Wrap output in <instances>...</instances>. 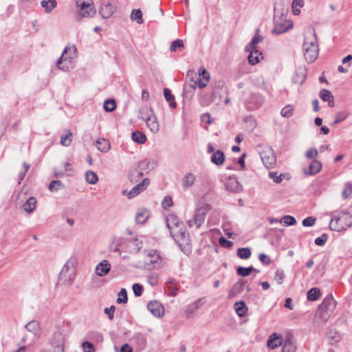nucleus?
<instances>
[{
    "instance_id": "1",
    "label": "nucleus",
    "mask_w": 352,
    "mask_h": 352,
    "mask_svg": "<svg viewBox=\"0 0 352 352\" xmlns=\"http://www.w3.org/2000/svg\"><path fill=\"white\" fill-rule=\"evenodd\" d=\"M352 226V215L347 211H333L329 228L331 230L340 232Z\"/></svg>"
},
{
    "instance_id": "2",
    "label": "nucleus",
    "mask_w": 352,
    "mask_h": 352,
    "mask_svg": "<svg viewBox=\"0 0 352 352\" xmlns=\"http://www.w3.org/2000/svg\"><path fill=\"white\" fill-rule=\"evenodd\" d=\"M337 302L331 294L327 295L318 306L315 317L316 320L325 323L333 314Z\"/></svg>"
},
{
    "instance_id": "3",
    "label": "nucleus",
    "mask_w": 352,
    "mask_h": 352,
    "mask_svg": "<svg viewBox=\"0 0 352 352\" xmlns=\"http://www.w3.org/2000/svg\"><path fill=\"white\" fill-rule=\"evenodd\" d=\"M78 265L76 256H72L63 265L58 276V283L72 285L76 278Z\"/></svg>"
},
{
    "instance_id": "4",
    "label": "nucleus",
    "mask_w": 352,
    "mask_h": 352,
    "mask_svg": "<svg viewBox=\"0 0 352 352\" xmlns=\"http://www.w3.org/2000/svg\"><path fill=\"white\" fill-rule=\"evenodd\" d=\"M319 47L315 33L310 34L305 38L303 43V53L307 61L314 62L318 57Z\"/></svg>"
},
{
    "instance_id": "5",
    "label": "nucleus",
    "mask_w": 352,
    "mask_h": 352,
    "mask_svg": "<svg viewBox=\"0 0 352 352\" xmlns=\"http://www.w3.org/2000/svg\"><path fill=\"white\" fill-rule=\"evenodd\" d=\"M274 22L273 34H283L293 27L292 21L287 19V15L283 11H279L276 6H274Z\"/></svg>"
},
{
    "instance_id": "6",
    "label": "nucleus",
    "mask_w": 352,
    "mask_h": 352,
    "mask_svg": "<svg viewBox=\"0 0 352 352\" xmlns=\"http://www.w3.org/2000/svg\"><path fill=\"white\" fill-rule=\"evenodd\" d=\"M146 260L144 267L146 270L160 269L164 265V258L160 252L155 250L144 251Z\"/></svg>"
},
{
    "instance_id": "7",
    "label": "nucleus",
    "mask_w": 352,
    "mask_h": 352,
    "mask_svg": "<svg viewBox=\"0 0 352 352\" xmlns=\"http://www.w3.org/2000/svg\"><path fill=\"white\" fill-rule=\"evenodd\" d=\"M175 241L179 245L182 252L188 256L192 252L191 240L189 233L185 228H183L175 234L172 236Z\"/></svg>"
},
{
    "instance_id": "8",
    "label": "nucleus",
    "mask_w": 352,
    "mask_h": 352,
    "mask_svg": "<svg viewBox=\"0 0 352 352\" xmlns=\"http://www.w3.org/2000/svg\"><path fill=\"white\" fill-rule=\"evenodd\" d=\"M210 209L211 206L208 204L200 203L198 204L193 219L187 221L188 226L192 227L195 226L197 228H200L204 223L206 214Z\"/></svg>"
},
{
    "instance_id": "9",
    "label": "nucleus",
    "mask_w": 352,
    "mask_h": 352,
    "mask_svg": "<svg viewBox=\"0 0 352 352\" xmlns=\"http://www.w3.org/2000/svg\"><path fill=\"white\" fill-rule=\"evenodd\" d=\"M76 8H78L77 19L80 21L82 18L93 17L96 14V10L92 0H76Z\"/></svg>"
},
{
    "instance_id": "10",
    "label": "nucleus",
    "mask_w": 352,
    "mask_h": 352,
    "mask_svg": "<svg viewBox=\"0 0 352 352\" xmlns=\"http://www.w3.org/2000/svg\"><path fill=\"white\" fill-rule=\"evenodd\" d=\"M76 49L65 47L61 56L57 60L56 65L58 69L67 72L74 67L73 60L75 58Z\"/></svg>"
},
{
    "instance_id": "11",
    "label": "nucleus",
    "mask_w": 352,
    "mask_h": 352,
    "mask_svg": "<svg viewBox=\"0 0 352 352\" xmlns=\"http://www.w3.org/2000/svg\"><path fill=\"white\" fill-rule=\"evenodd\" d=\"M260 157L266 168H273L276 164V157L271 147H264L260 151Z\"/></svg>"
},
{
    "instance_id": "12",
    "label": "nucleus",
    "mask_w": 352,
    "mask_h": 352,
    "mask_svg": "<svg viewBox=\"0 0 352 352\" xmlns=\"http://www.w3.org/2000/svg\"><path fill=\"white\" fill-rule=\"evenodd\" d=\"M166 226L170 231L171 236H173L183 228H185L183 223L175 214H168L167 216Z\"/></svg>"
},
{
    "instance_id": "13",
    "label": "nucleus",
    "mask_w": 352,
    "mask_h": 352,
    "mask_svg": "<svg viewBox=\"0 0 352 352\" xmlns=\"http://www.w3.org/2000/svg\"><path fill=\"white\" fill-rule=\"evenodd\" d=\"M150 180L148 178L144 179L140 183L135 186L129 192L123 190L122 194L126 195L129 199H132L144 191L149 185Z\"/></svg>"
},
{
    "instance_id": "14",
    "label": "nucleus",
    "mask_w": 352,
    "mask_h": 352,
    "mask_svg": "<svg viewBox=\"0 0 352 352\" xmlns=\"http://www.w3.org/2000/svg\"><path fill=\"white\" fill-rule=\"evenodd\" d=\"M224 83L223 81L219 80L216 82L215 87L212 89V98L211 99H206L205 98V96L200 95L199 97V102L202 106H208L212 102H215V98L219 94V89H223Z\"/></svg>"
},
{
    "instance_id": "15",
    "label": "nucleus",
    "mask_w": 352,
    "mask_h": 352,
    "mask_svg": "<svg viewBox=\"0 0 352 352\" xmlns=\"http://www.w3.org/2000/svg\"><path fill=\"white\" fill-rule=\"evenodd\" d=\"M155 166L154 161L144 160L140 162L138 164V169H136L135 172L137 173V177L140 178L143 176V171L148 172L153 169Z\"/></svg>"
},
{
    "instance_id": "16",
    "label": "nucleus",
    "mask_w": 352,
    "mask_h": 352,
    "mask_svg": "<svg viewBox=\"0 0 352 352\" xmlns=\"http://www.w3.org/2000/svg\"><path fill=\"white\" fill-rule=\"evenodd\" d=\"M147 308L155 317H161L164 314V307L157 300L150 301L147 305Z\"/></svg>"
},
{
    "instance_id": "17",
    "label": "nucleus",
    "mask_w": 352,
    "mask_h": 352,
    "mask_svg": "<svg viewBox=\"0 0 352 352\" xmlns=\"http://www.w3.org/2000/svg\"><path fill=\"white\" fill-rule=\"evenodd\" d=\"M111 265L107 260H102L96 267V274L98 276H106L111 270Z\"/></svg>"
},
{
    "instance_id": "18",
    "label": "nucleus",
    "mask_w": 352,
    "mask_h": 352,
    "mask_svg": "<svg viewBox=\"0 0 352 352\" xmlns=\"http://www.w3.org/2000/svg\"><path fill=\"white\" fill-rule=\"evenodd\" d=\"M283 344L282 336L276 333H272L270 336L267 345L269 348L274 349Z\"/></svg>"
},
{
    "instance_id": "19",
    "label": "nucleus",
    "mask_w": 352,
    "mask_h": 352,
    "mask_svg": "<svg viewBox=\"0 0 352 352\" xmlns=\"http://www.w3.org/2000/svg\"><path fill=\"white\" fill-rule=\"evenodd\" d=\"M321 168V162L316 160H314L309 164L308 168L304 169V173L307 175H314L319 173Z\"/></svg>"
},
{
    "instance_id": "20",
    "label": "nucleus",
    "mask_w": 352,
    "mask_h": 352,
    "mask_svg": "<svg viewBox=\"0 0 352 352\" xmlns=\"http://www.w3.org/2000/svg\"><path fill=\"white\" fill-rule=\"evenodd\" d=\"M115 7L110 3H104L101 5L100 14L104 19H108L113 14Z\"/></svg>"
},
{
    "instance_id": "21",
    "label": "nucleus",
    "mask_w": 352,
    "mask_h": 352,
    "mask_svg": "<svg viewBox=\"0 0 352 352\" xmlns=\"http://www.w3.org/2000/svg\"><path fill=\"white\" fill-rule=\"evenodd\" d=\"M196 177L192 173H187L182 179V187L184 190H187L194 184Z\"/></svg>"
},
{
    "instance_id": "22",
    "label": "nucleus",
    "mask_w": 352,
    "mask_h": 352,
    "mask_svg": "<svg viewBox=\"0 0 352 352\" xmlns=\"http://www.w3.org/2000/svg\"><path fill=\"white\" fill-rule=\"evenodd\" d=\"M148 128L150 129L151 132L153 133H156L159 131L160 125L157 122V117L155 116L154 113L145 121Z\"/></svg>"
},
{
    "instance_id": "23",
    "label": "nucleus",
    "mask_w": 352,
    "mask_h": 352,
    "mask_svg": "<svg viewBox=\"0 0 352 352\" xmlns=\"http://www.w3.org/2000/svg\"><path fill=\"white\" fill-rule=\"evenodd\" d=\"M193 72L189 71L187 74V78L190 79V80L194 83V85L195 87H198L199 89L204 88L207 86L209 79L206 78H201L199 77L196 76V79L195 80L192 76H190V75H192Z\"/></svg>"
},
{
    "instance_id": "24",
    "label": "nucleus",
    "mask_w": 352,
    "mask_h": 352,
    "mask_svg": "<svg viewBox=\"0 0 352 352\" xmlns=\"http://www.w3.org/2000/svg\"><path fill=\"white\" fill-rule=\"evenodd\" d=\"M307 77V72L306 69L303 67H299L296 72L294 76L292 78V80L296 84L302 85Z\"/></svg>"
},
{
    "instance_id": "25",
    "label": "nucleus",
    "mask_w": 352,
    "mask_h": 352,
    "mask_svg": "<svg viewBox=\"0 0 352 352\" xmlns=\"http://www.w3.org/2000/svg\"><path fill=\"white\" fill-rule=\"evenodd\" d=\"M249 52V55L248 56V59L249 63L252 65H254L257 64L260 61V58H262V53L260 52L258 50H253L246 51Z\"/></svg>"
},
{
    "instance_id": "26",
    "label": "nucleus",
    "mask_w": 352,
    "mask_h": 352,
    "mask_svg": "<svg viewBox=\"0 0 352 352\" xmlns=\"http://www.w3.org/2000/svg\"><path fill=\"white\" fill-rule=\"evenodd\" d=\"M263 37L258 34V30H256V34L252 38L250 43L245 46V51L257 50V44L262 42Z\"/></svg>"
},
{
    "instance_id": "27",
    "label": "nucleus",
    "mask_w": 352,
    "mask_h": 352,
    "mask_svg": "<svg viewBox=\"0 0 352 352\" xmlns=\"http://www.w3.org/2000/svg\"><path fill=\"white\" fill-rule=\"evenodd\" d=\"M320 98L324 102H328L329 106L333 107L334 106L333 96L331 92L327 89H322L320 91Z\"/></svg>"
},
{
    "instance_id": "28",
    "label": "nucleus",
    "mask_w": 352,
    "mask_h": 352,
    "mask_svg": "<svg viewBox=\"0 0 352 352\" xmlns=\"http://www.w3.org/2000/svg\"><path fill=\"white\" fill-rule=\"evenodd\" d=\"M25 329L35 336H38L41 333L40 323L36 320H32L25 325Z\"/></svg>"
},
{
    "instance_id": "29",
    "label": "nucleus",
    "mask_w": 352,
    "mask_h": 352,
    "mask_svg": "<svg viewBox=\"0 0 352 352\" xmlns=\"http://www.w3.org/2000/svg\"><path fill=\"white\" fill-rule=\"evenodd\" d=\"M36 204V199L34 197H30L28 199V200L23 204L22 208L24 211L28 213H32L35 208Z\"/></svg>"
},
{
    "instance_id": "30",
    "label": "nucleus",
    "mask_w": 352,
    "mask_h": 352,
    "mask_svg": "<svg viewBox=\"0 0 352 352\" xmlns=\"http://www.w3.org/2000/svg\"><path fill=\"white\" fill-rule=\"evenodd\" d=\"M149 217V212L145 208H140L136 213L135 221L138 223H144Z\"/></svg>"
},
{
    "instance_id": "31",
    "label": "nucleus",
    "mask_w": 352,
    "mask_h": 352,
    "mask_svg": "<svg viewBox=\"0 0 352 352\" xmlns=\"http://www.w3.org/2000/svg\"><path fill=\"white\" fill-rule=\"evenodd\" d=\"M211 162L216 165H221L225 161V155L223 151L217 150L211 156Z\"/></svg>"
},
{
    "instance_id": "32",
    "label": "nucleus",
    "mask_w": 352,
    "mask_h": 352,
    "mask_svg": "<svg viewBox=\"0 0 352 352\" xmlns=\"http://www.w3.org/2000/svg\"><path fill=\"white\" fill-rule=\"evenodd\" d=\"M234 309L238 316L243 317L247 314L248 307L243 301H237L234 303Z\"/></svg>"
},
{
    "instance_id": "33",
    "label": "nucleus",
    "mask_w": 352,
    "mask_h": 352,
    "mask_svg": "<svg viewBox=\"0 0 352 352\" xmlns=\"http://www.w3.org/2000/svg\"><path fill=\"white\" fill-rule=\"evenodd\" d=\"M97 148L102 152L107 153L111 148L110 143L108 140L104 138H100L96 141Z\"/></svg>"
},
{
    "instance_id": "34",
    "label": "nucleus",
    "mask_w": 352,
    "mask_h": 352,
    "mask_svg": "<svg viewBox=\"0 0 352 352\" xmlns=\"http://www.w3.org/2000/svg\"><path fill=\"white\" fill-rule=\"evenodd\" d=\"M72 133L69 130H65L60 135V143L64 146H69L72 144Z\"/></svg>"
},
{
    "instance_id": "35",
    "label": "nucleus",
    "mask_w": 352,
    "mask_h": 352,
    "mask_svg": "<svg viewBox=\"0 0 352 352\" xmlns=\"http://www.w3.org/2000/svg\"><path fill=\"white\" fill-rule=\"evenodd\" d=\"M41 5L45 8V12L50 13L56 7L57 3L56 0H43Z\"/></svg>"
},
{
    "instance_id": "36",
    "label": "nucleus",
    "mask_w": 352,
    "mask_h": 352,
    "mask_svg": "<svg viewBox=\"0 0 352 352\" xmlns=\"http://www.w3.org/2000/svg\"><path fill=\"white\" fill-rule=\"evenodd\" d=\"M153 113V111L152 109H150L147 107H144L139 111L138 118L145 122L152 115Z\"/></svg>"
},
{
    "instance_id": "37",
    "label": "nucleus",
    "mask_w": 352,
    "mask_h": 352,
    "mask_svg": "<svg viewBox=\"0 0 352 352\" xmlns=\"http://www.w3.org/2000/svg\"><path fill=\"white\" fill-rule=\"evenodd\" d=\"M164 96L171 108L175 109L177 107V103L175 102V97L172 95L171 91L168 88L164 89Z\"/></svg>"
},
{
    "instance_id": "38",
    "label": "nucleus",
    "mask_w": 352,
    "mask_h": 352,
    "mask_svg": "<svg viewBox=\"0 0 352 352\" xmlns=\"http://www.w3.org/2000/svg\"><path fill=\"white\" fill-rule=\"evenodd\" d=\"M131 139L136 143L144 144L146 141L145 134L140 131H134L131 133Z\"/></svg>"
},
{
    "instance_id": "39",
    "label": "nucleus",
    "mask_w": 352,
    "mask_h": 352,
    "mask_svg": "<svg viewBox=\"0 0 352 352\" xmlns=\"http://www.w3.org/2000/svg\"><path fill=\"white\" fill-rule=\"evenodd\" d=\"M320 295V291L317 287L311 288L307 292V298L311 301H315L318 300Z\"/></svg>"
},
{
    "instance_id": "40",
    "label": "nucleus",
    "mask_w": 352,
    "mask_h": 352,
    "mask_svg": "<svg viewBox=\"0 0 352 352\" xmlns=\"http://www.w3.org/2000/svg\"><path fill=\"white\" fill-rule=\"evenodd\" d=\"M226 186L230 191H236L239 188V183L235 178L230 177L226 183Z\"/></svg>"
},
{
    "instance_id": "41",
    "label": "nucleus",
    "mask_w": 352,
    "mask_h": 352,
    "mask_svg": "<svg viewBox=\"0 0 352 352\" xmlns=\"http://www.w3.org/2000/svg\"><path fill=\"white\" fill-rule=\"evenodd\" d=\"M85 179L90 184H96L98 181V177L94 171L87 170L85 173Z\"/></svg>"
},
{
    "instance_id": "42",
    "label": "nucleus",
    "mask_w": 352,
    "mask_h": 352,
    "mask_svg": "<svg viewBox=\"0 0 352 352\" xmlns=\"http://www.w3.org/2000/svg\"><path fill=\"white\" fill-rule=\"evenodd\" d=\"M279 223L285 226H290L296 224V220L294 217L291 215H285L280 219Z\"/></svg>"
},
{
    "instance_id": "43",
    "label": "nucleus",
    "mask_w": 352,
    "mask_h": 352,
    "mask_svg": "<svg viewBox=\"0 0 352 352\" xmlns=\"http://www.w3.org/2000/svg\"><path fill=\"white\" fill-rule=\"evenodd\" d=\"M282 352H295L296 346L290 339H287L282 344Z\"/></svg>"
},
{
    "instance_id": "44",
    "label": "nucleus",
    "mask_w": 352,
    "mask_h": 352,
    "mask_svg": "<svg viewBox=\"0 0 352 352\" xmlns=\"http://www.w3.org/2000/svg\"><path fill=\"white\" fill-rule=\"evenodd\" d=\"M236 255L241 259H248L251 256V250L249 248H239Z\"/></svg>"
},
{
    "instance_id": "45",
    "label": "nucleus",
    "mask_w": 352,
    "mask_h": 352,
    "mask_svg": "<svg viewBox=\"0 0 352 352\" xmlns=\"http://www.w3.org/2000/svg\"><path fill=\"white\" fill-rule=\"evenodd\" d=\"M254 270H256V269L254 268L252 266H250L248 267H239L236 269V273L239 276L245 277L249 276L250 273L252 272Z\"/></svg>"
},
{
    "instance_id": "46",
    "label": "nucleus",
    "mask_w": 352,
    "mask_h": 352,
    "mask_svg": "<svg viewBox=\"0 0 352 352\" xmlns=\"http://www.w3.org/2000/svg\"><path fill=\"white\" fill-rule=\"evenodd\" d=\"M131 19L136 21L138 24L143 23L142 12L140 10H133L131 14Z\"/></svg>"
},
{
    "instance_id": "47",
    "label": "nucleus",
    "mask_w": 352,
    "mask_h": 352,
    "mask_svg": "<svg viewBox=\"0 0 352 352\" xmlns=\"http://www.w3.org/2000/svg\"><path fill=\"white\" fill-rule=\"evenodd\" d=\"M103 107L107 112H111L116 108V102L113 99H107L104 101Z\"/></svg>"
},
{
    "instance_id": "48",
    "label": "nucleus",
    "mask_w": 352,
    "mask_h": 352,
    "mask_svg": "<svg viewBox=\"0 0 352 352\" xmlns=\"http://www.w3.org/2000/svg\"><path fill=\"white\" fill-rule=\"evenodd\" d=\"M147 282L151 286H155L158 283L159 276L155 272H150L146 276Z\"/></svg>"
},
{
    "instance_id": "49",
    "label": "nucleus",
    "mask_w": 352,
    "mask_h": 352,
    "mask_svg": "<svg viewBox=\"0 0 352 352\" xmlns=\"http://www.w3.org/2000/svg\"><path fill=\"white\" fill-rule=\"evenodd\" d=\"M251 102H254L256 107L261 106L264 102V98L257 94H252L250 98Z\"/></svg>"
},
{
    "instance_id": "50",
    "label": "nucleus",
    "mask_w": 352,
    "mask_h": 352,
    "mask_svg": "<svg viewBox=\"0 0 352 352\" xmlns=\"http://www.w3.org/2000/svg\"><path fill=\"white\" fill-rule=\"evenodd\" d=\"M196 89L195 85H194V83L190 81L189 83H186L184 88V94L186 96L191 97L194 93V91Z\"/></svg>"
},
{
    "instance_id": "51",
    "label": "nucleus",
    "mask_w": 352,
    "mask_h": 352,
    "mask_svg": "<svg viewBox=\"0 0 352 352\" xmlns=\"http://www.w3.org/2000/svg\"><path fill=\"white\" fill-rule=\"evenodd\" d=\"M294 109L292 105L288 104L282 109L280 114L283 117L290 118L291 116H293Z\"/></svg>"
},
{
    "instance_id": "52",
    "label": "nucleus",
    "mask_w": 352,
    "mask_h": 352,
    "mask_svg": "<svg viewBox=\"0 0 352 352\" xmlns=\"http://www.w3.org/2000/svg\"><path fill=\"white\" fill-rule=\"evenodd\" d=\"M245 284V281L240 280L234 283L232 289L230 291V295H235L236 293H239L242 291L243 286Z\"/></svg>"
},
{
    "instance_id": "53",
    "label": "nucleus",
    "mask_w": 352,
    "mask_h": 352,
    "mask_svg": "<svg viewBox=\"0 0 352 352\" xmlns=\"http://www.w3.org/2000/svg\"><path fill=\"white\" fill-rule=\"evenodd\" d=\"M62 188H63V184L59 180H53L49 185V190L52 192L58 191Z\"/></svg>"
},
{
    "instance_id": "54",
    "label": "nucleus",
    "mask_w": 352,
    "mask_h": 352,
    "mask_svg": "<svg viewBox=\"0 0 352 352\" xmlns=\"http://www.w3.org/2000/svg\"><path fill=\"white\" fill-rule=\"evenodd\" d=\"M199 301H200V300H198L195 301L192 303L188 305V306L187 307V308L185 311L188 316L192 314L194 311H195L196 310H197L199 308V307H200Z\"/></svg>"
},
{
    "instance_id": "55",
    "label": "nucleus",
    "mask_w": 352,
    "mask_h": 352,
    "mask_svg": "<svg viewBox=\"0 0 352 352\" xmlns=\"http://www.w3.org/2000/svg\"><path fill=\"white\" fill-rule=\"evenodd\" d=\"M128 300L127 298V292L126 290L124 288L121 289V290L118 293V297L117 298V302L119 304L126 303Z\"/></svg>"
},
{
    "instance_id": "56",
    "label": "nucleus",
    "mask_w": 352,
    "mask_h": 352,
    "mask_svg": "<svg viewBox=\"0 0 352 352\" xmlns=\"http://www.w3.org/2000/svg\"><path fill=\"white\" fill-rule=\"evenodd\" d=\"M184 48V43L182 40L177 39L172 42L170 50V52H175L177 50H182Z\"/></svg>"
},
{
    "instance_id": "57",
    "label": "nucleus",
    "mask_w": 352,
    "mask_h": 352,
    "mask_svg": "<svg viewBox=\"0 0 352 352\" xmlns=\"http://www.w3.org/2000/svg\"><path fill=\"white\" fill-rule=\"evenodd\" d=\"M352 194V184L350 182H347L345 184L343 191H342V197L344 199H347Z\"/></svg>"
},
{
    "instance_id": "58",
    "label": "nucleus",
    "mask_w": 352,
    "mask_h": 352,
    "mask_svg": "<svg viewBox=\"0 0 352 352\" xmlns=\"http://www.w3.org/2000/svg\"><path fill=\"white\" fill-rule=\"evenodd\" d=\"M284 175L280 174L278 175L277 172H270L269 173V177L270 179H272L275 183L279 184L280 183L283 179Z\"/></svg>"
},
{
    "instance_id": "59",
    "label": "nucleus",
    "mask_w": 352,
    "mask_h": 352,
    "mask_svg": "<svg viewBox=\"0 0 352 352\" xmlns=\"http://www.w3.org/2000/svg\"><path fill=\"white\" fill-rule=\"evenodd\" d=\"M143 286L139 283H135L133 285L134 295L137 297L142 296L143 293Z\"/></svg>"
},
{
    "instance_id": "60",
    "label": "nucleus",
    "mask_w": 352,
    "mask_h": 352,
    "mask_svg": "<svg viewBox=\"0 0 352 352\" xmlns=\"http://www.w3.org/2000/svg\"><path fill=\"white\" fill-rule=\"evenodd\" d=\"M318 152L317 151V149L314 148H310L309 149L306 153H305V156L307 159H310V160H315V158L318 156Z\"/></svg>"
},
{
    "instance_id": "61",
    "label": "nucleus",
    "mask_w": 352,
    "mask_h": 352,
    "mask_svg": "<svg viewBox=\"0 0 352 352\" xmlns=\"http://www.w3.org/2000/svg\"><path fill=\"white\" fill-rule=\"evenodd\" d=\"M285 274L283 270H277L274 276V280L278 284L280 285L283 282Z\"/></svg>"
},
{
    "instance_id": "62",
    "label": "nucleus",
    "mask_w": 352,
    "mask_h": 352,
    "mask_svg": "<svg viewBox=\"0 0 352 352\" xmlns=\"http://www.w3.org/2000/svg\"><path fill=\"white\" fill-rule=\"evenodd\" d=\"M133 340H135L138 344H144L145 342H146V338L145 336L141 333H135L134 336H133Z\"/></svg>"
},
{
    "instance_id": "63",
    "label": "nucleus",
    "mask_w": 352,
    "mask_h": 352,
    "mask_svg": "<svg viewBox=\"0 0 352 352\" xmlns=\"http://www.w3.org/2000/svg\"><path fill=\"white\" fill-rule=\"evenodd\" d=\"M82 347L83 349L84 352H94V345L92 344V343H91L88 341H85V342H82Z\"/></svg>"
},
{
    "instance_id": "64",
    "label": "nucleus",
    "mask_w": 352,
    "mask_h": 352,
    "mask_svg": "<svg viewBox=\"0 0 352 352\" xmlns=\"http://www.w3.org/2000/svg\"><path fill=\"white\" fill-rule=\"evenodd\" d=\"M316 219L312 217H309L303 219L302 224L305 227L312 226L314 225Z\"/></svg>"
}]
</instances>
